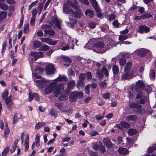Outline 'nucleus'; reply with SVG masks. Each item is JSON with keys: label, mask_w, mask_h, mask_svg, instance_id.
<instances>
[{"label": "nucleus", "mask_w": 156, "mask_h": 156, "mask_svg": "<svg viewBox=\"0 0 156 156\" xmlns=\"http://www.w3.org/2000/svg\"><path fill=\"white\" fill-rule=\"evenodd\" d=\"M50 80H47L45 79L41 80H37L35 81L36 85L41 89H43L44 87V92L46 94H51L56 88L58 82L56 80H54L52 82H50L45 86V84L50 82Z\"/></svg>", "instance_id": "1"}, {"label": "nucleus", "mask_w": 156, "mask_h": 156, "mask_svg": "<svg viewBox=\"0 0 156 156\" xmlns=\"http://www.w3.org/2000/svg\"><path fill=\"white\" fill-rule=\"evenodd\" d=\"M84 48L92 49L94 51L99 53H102L106 50L104 44L102 42L98 41V39L95 38L90 40Z\"/></svg>", "instance_id": "2"}, {"label": "nucleus", "mask_w": 156, "mask_h": 156, "mask_svg": "<svg viewBox=\"0 0 156 156\" xmlns=\"http://www.w3.org/2000/svg\"><path fill=\"white\" fill-rule=\"evenodd\" d=\"M63 11L65 13L69 14L71 16L75 18H80L83 14L80 9H78L76 12L75 11L71 8H70L69 6L66 4H63Z\"/></svg>", "instance_id": "3"}, {"label": "nucleus", "mask_w": 156, "mask_h": 156, "mask_svg": "<svg viewBox=\"0 0 156 156\" xmlns=\"http://www.w3.org/2000/svg\"><path fill=\"white\" fill-rule=\"evenodd\" d=\"M131 66L132 64L130 62H128L126 64L124 69V73L122 77V80L131 79L134 76L133 72L131 70Z\"/></svg>", "instance_id": "4"}, {"label": "nucleus", "mask_w": 156, "mask_h": 156, "mask_svg": "<svg viewBox=\"0 0 156 156\" xmlns=\"http://www.w3.org/2000/svg\"><path fill=\"white\" fill-rule=\"evenodd\" d=\"M68 41L69 42L67 45L65 47H62L61 48V50L65 51L68 50L71 48L73 49H74V44L77 42V40L71 37L69 39Z\"/></svg>", "instance_id": "5"}, {"label": "nucleus", "mask_w": 156, "mask_h": 156, "mask_svg": "<svg viewBox=\"0 0 156 156\" xmlns=\"http://www.w3.org/2000/svg\"><path fill=\"white\" fill-rule=\"evenodd\" d=\"M44 56L43 53L42 52L32 51L30 53L29 58L32 60L36 61L39 58H42Z\"/></svg>", "instance_id": "6"}, {"label": "nucleus", "mask_w": 156, "mask_h": 156, "mask_svg": "<svg viewBox=\"0 0 156 156\" xmlns=\"http://www.w3.org/2000/svg\"><path fill=\"white\" fill-rule=\"evenodd\" d=\"M83 93L82 92L75 91L72 93L70 95V100L73 101L77 99H80L83 97Z\"/></svg>", "instance_id": "7"}, {"label": "nucleus", "mask_w": 156, "mask_h": 156, "mask_svg": "<svg viewBox=\"0 0 156 156\" xmlns=\"http://www.w3.org/2000/svg\"><path fill=\"white\" fill-rule=\"evenodd\" d=\"M144 87V83L141 80H138L136 83L133 90L136 91H142Z\"/></svg>", "instance_id": "8"}, {"label": "nucleus", "mask_w": 156, "mask_h": 156, "mask_svg": "<svg viewBox=\"0 0 156 156\" xmlns=\"http://www.w3.org/2000/svg\"><path fill=\"white\" fill-rule=\"evenodd\" d=\"M136 92H138L136 96V99H140L138 101V103L140 104H144L147 100L146 97L143 95L142 91Z\"/></svg>", "instance_id": "9"}, {"label": "nucleus", "mask_w": 156, "mask_h": 156, "mask_svg": "<svg viewBox=\"0 0 156 156\" xmlns=\"http://www.w3.org/2000/svg\"><path fill=\"white\" fill-rule=\"evenodd\" d=\"M92 5L97 12V16L100 17L102 16V14L101 13L99 8L98 6V4L95 0H90Z\"/></svg>", "instance_id": "10"}, {"label": "nucleus", "mask_w": 156, "mask_h": 156, "mask_svg": "<svg viewBox=\"0 0 156 156\" xmlns=\"http://www.w3.org/2000/svg\"><path fill=\"white\" fill-rule=\"evenodd\" d=\"M45 71L47 74H53L55 72V69L52 64H49L46 66Z\"/></svg>", "instance_id": "11"}, {"label": "nucleus", "mask_w": 156, "mask_h": 156, "mask_svg": "<svg viewBox=\"0 0 156 156\" xmlns=\"http://www.w3.org/2000/svg\"><path fill=\"white\" fill-rule=\"evenodd\" d=\"M64 86L63 85H56V88L54 90V94L56 97H58L61 92V90L64 88Z\"/></svg>", "instance_id": "12"}, {"label": "nucleus", "mask_w": 156, "mask_h": 156, "mask_svg": "<svg viewBox=\"0 0 156 156\" xmlns=\"http://www.w3.org/2000/svg\"><path fill=\"white\" fill-rule=\"evenodd\" d=\"M4 100L5 103L6 105L8 108L9 109H11L14 104L13 101L11 99V96H9Z\"/></svg>", "instance_id": "13"}, {"label": "nucleus", "mask_w": 156, "mask_h": 156, "mask_svg": "<svg viewBox=\"0 0 156 156\" xmlns=\"http://www.w3.org/2000/svg\"><path fill=\"white\" fill-rule=\"evenodd\" d=\"M41 40L43 42H45L51 45H55L57 43L58 41H53L52 39L48 38H41Z\"/></svg>", "instance_id": "14"}, {"label": "nucleus", "mask_w": 156, "mask_h": 156, "mask_svg": "<svg viewBox=\"0 0 156 156\" xmlns=\"http://www.w3.org/2000/svg\"><path fill=\"white\" fill-rule=\"evenodd\" d=\"M138 104L139 103H138V101L137 103L134 102H131L129 104V106L130 108H136L138 112H141L142 110L141 106Z\"/></svg>", "instance_id": "15"}, {"label": "nucleus", "mask_w": 156, "mask_h": 156, "mask_svg": "<svg viewBox=\"0 0 156 156\" xmlns=\"http://www.w3.org/2000/svg\"><path fill=\"white\" fill-rule=\"evenodd\" d=\"M101 72L102 73L100 70H98L97 73V74L98 75V78L100 80H101L103 78L102 73L105 74L106 76H107V71L105 67H104L102 68Z\"/></svg>", "instance_id": "16"}, {"label": "nucleus", "mask_w": 156, "mask_h": 156, "mask_svg": "<svg viewBox=\"0 0 156 156\" xmlns=\"http://www.w3.org/2000/svg\"><path fill=\"white\" fill-rule=\"evenodd\" d=\"M130 126L129 123L127 122L123 121L121 122L120 124L117 125V127L120 129L122 128H128Z\"/></svg>", "instance_id": "17"}, {"label": "nucleus", "mask_w": 156, "mask_h": 156, "mask_svg": "<svg viewBox=\"0 0 156 156\" xmlns=\"http://www.w3.org/2000/svg\"><path fill=\"white\" fill-rule=\"evenodd\" d=\"M51 20L52 22L55 24L56 27L59 29H61L60 23L61 21H59L58 19L55 17H52L51 18Z\"/></svg>", "instance_id": "18"}, {"label": "nucleus", "mask_w": 156, "mask_h": 156, "mask_svg": "<svg viewBox=\"0 0 156 156\" xmlns=\"http://www.w3.org/2000/svg\"><path fill=\"white\" fill-rule=\"evenodd\" d=\"M138 54L139 56H143L145 55L147 53L149 54L151 53L150 51L147 50L142 49L141 50H140L137 51Z\"/></svg>", "instance_id": "19"}, {"label": "nucleus", "mask_w": 156, "mask_h": 156, "mask_svg": "<svg viewBox=\"0 0 156 156\" xmlns=\"http://www.w3.org/2000/svg\"><path fill=\"white\" fill-rule=\"evenodd\" d=\"M69 5L70 6L73 7L75 10H78V9H80L79 7L77 5H74L71 0H68L66 2L64 3Z\"/></svg>", "instance_id": "20"}, {"label": "nucleus", "mask_w": 156, "mask_h": 156, "mask_svg": "<svg viewBox=\"0 0 156 156\" xmlns=\"http://www.w3.org/2000/svg\"><path fill=\"white\" fill-rule=\"evenodd\" d=\"M150 28L147 27L144 25L140 26L139 28V32L142 33L144 32L146 33H147L150 31Z\"/></svg>", "instance_id": "21"}, {"label": "nucleus", "mask_w": 156, "mask_h": 156, "mask_svg": "<svg viewBox=\"0 0 156 156\" xmlns=\"http://www.w3.org/2000/svg\"><path fill=\"white\" fill-rule=\"evenodd\" d=\"M29 136L28 135H27L25 136L24 146L25 147L24 151H26L29 149Z\"/></svg>", "instance_id": "22"}, {"label": "nucleus", "mask_w": 156, "mask_h": 156, "mask_svg": "<svg viewBox=\"0 0 156 156\" xmlns=\"http://www.w3.org/2000/svg\"><path fill=\"white\" fill-rule=\"evenodd\" d=\"M137 119V117L136 115H130L126 117V120L129 122H135Z\"/></svg>", "instance_id": "23"}, {"label": "nucleus", "mask_w": 156, "mask_h": 156, "mask_svg": "<svg viewBox=\"0 0 156 156\" xmlns=\"http://www.w3.org/2000/svg\"><path fill=\"white\" fill-rule=\"evenodd\" d=\"M118 152L122 155H125L129 153L128 151L126 148L120 147L118 150Z\"/></svg>", "instance_id": "24"}, {"label": "nucleus", "mask_w": 156, "mask_h": 156, "mask_svg": "<svg viewBox=\"0 0 156 156\" xmlns=\"http://www.w3.org/2000/svg\"><path fill=\"white\" fill-rule=\"evenodd\" d=\"M85 15L90 18H92L94 16V12L93 11L89 9H87L85 11Z\"/></svg>", "instance_id": "25"}, {"label": "nucleus", "mask_w": 156, "mask_h": 156, "mask_svg": "<svg viewBox=\"0 0 156 156\" xmlns=\"http://www.w3.org/2000/svg\"><path fill=\"white\" fill-rule=\"evenodd\" d=\"M41 45V42L39 41H36L33 42V48L35 49L40 47Z\"/></svg>", "instance_id": "26"}, {"label": "nucleus", "mask_w": 156, "mask_h": 156, "mask_svg": "<svg viewBox=\"0 0 156 156\" xmlns=\"http://www.w3.org/2000/svg\"><path fill=\"white\" fill-rule=\"evenodd\" d=\"M49 115L51 116L56 117L58 115L57 112L55 109L52 108L50 111Z\"/></svg>", "instance_id": "27"}, {"label": "nucleus", "mask_w": 156, "mask_h": 156, "mask_svg": "<svg viewBox=\"0 0 156 156\" xmlns=\"http://www.w3.org/2000/svg\"><path fill=\"white\" fill-rule=\"evenodd\" d=\"M46 123L44 122H39L36 123L35 128V129H38L40 128L45 126Z\"/></svg>", "instance_id": "28"}, {"label": "nucleus", "mask_w": 156, "mask_h": 156, "mask_svg": "<svg viewBox=\"0 0 156 156\" xmlns=\"http://www.w3.org/2000/svg\"><path fill=\"white\" fill-rule=\"evenodd\" d=\"M75 84V81L74 80H72L68 83V88L69 89H73Z\"/></svg>", "instance_id": "29"}, {"label": "nucleus", "mask_w": 156, "mask_h": 156, "mask_svg": "<svg viewBox=\"0 0 156 156\" xmlns=\"http://www.w3.org/2000/svg\"><path fill=\"white\" fill-rule=\"evenodd\" d=\"M9 93L7 90L5 89L2 94V99L5 100L8 97Z\"/></svg>", "instance_id": "30"}, {"label": "nucleus", "mask_w": 156, "mask_h": 156, "mask_svg": "<svg viewBox=\"0 0 156 156\" xmlns=\"http://www.w3.org/2000/svg\"><path fill=\"white\" fill-rule=\"evenodd\" d=\"M119 68L117 66L114 65L112 67V71L114 74H118L119 73Z\"/></svg>", "instance_id": "31"}, {"label": "nucleus", "mask_w": 156, "mask_h": 156, "mask_svg": "<svg viewBox=\"0 0 156 156\" xmlns=\"http://www.w3.org/2000/svg\"><path fill=\"white\" fill-rule=\"evenodd\" d=\"M62 58L63 61L67 62V66H68L69 64L71 62V60L68 57L63 56L62 57Z\"/></svg>", "instance_id": "32"}, {"label": "nucleus", "mask_w": 156, "mask_h": 156, "mask_svg": "<svg viewBox=\"0 0 156 156\" xmlns=\"http://www.w3.org/2000/svg\"><path fill=\"white\" fill-rule=\"evenodd\" d=\"M5 128L4 129V136H5L6 135H8L9 133L10 130L8 127L7 123H5Z\"/></svg>", "instance_id": "33"}, {"label": "nucleus", "mask_w": 156, "mask_h": 156, "mask_svg": "<svg viewBox=\"0 0 156 156\" xmlns=\"http://www.w3.org/2000/svg\"><path fill=\"white\" fill-rule=\"evenodd\" d=\"M55 80H56L57 82V81H66L67 80V77L64 76H59L57 79Z\"/></svg>", "instance_id": "34"}, {"label": "nucleus", "mask_w": 156, "mask_h": 156, "mask_svg": "<svg viewBox=\"0 0 156 156\" xmlns=\"http://www.w3.org/2000/svg\"><path fill=\"white\" fill-rule=\"evenodd\" d=\"M44 0V2L43 3L40 2L39 3V6L38 8V11L39 14L41 13V11L43 8L44 3L45 0Z\"/></svg>", "instance_id": "35"}, {"label": "nucleus", "mask_w": 156, "mask_h": 156, "mask_svg": "<svg viewBox=\"0 0 156 156\" xmlns=\"http://www.w3.org/2000/svg\"><path fill=\"white\" fill-rule=\"evenodd\" d=\"M136 133V131L135 129H130L128 131V134L130 136H133Z\"/></svg>", "instance_id": "36"}, {"label": "nucleus", "mask_w": 156, "mask_h": 156, "mask_svg": "<svg viewBox=\"0 0 156 156\" xmlns=\"http://www.w3.org/2000/svg\"><path fill=\"white\" fill-rule=\"evenodd\" d=\"M120 54L122 57L126 58H129L130 57L131 54L128 52H124L120 53Z\"/></svg>", "instance_id": "37"}, {"label": "nucleus", "mask_w": 156, "mask_h": 156, "mask_svg": "<svg viewBox=\"0 0 156 156\" xmlns=\"http://www.w3.org/2000/svg\"><path fill=\"white\" fill-rule=\"evenodd\" d=\"M40 146V143L35 141L32 144V148L33 150H36L37 148L39 147Z\"/></svg>", "instance_id": "38"}, {"label": "nucleus", "mask_w": 156, "mask_h": 156, "mask_svg": "<svg viewBox=\"0 0 156 156\" xmlns=\"http://www.w3.org/2000/svg\"><path fill=\"white\" fill-rule=\"evenodd\" d=\"M44 32L46 34H48L50 35H53L55 34L54 31L52 30L46 29L44 30Z\"/></svg>", "instance_id": "39"}, {"label": "nucleus", "mask_w": 156, "mask_h": 156, "mask_svg": "<svg viewBox=\"0 0 156 156\" xmlns=\"http://www.w3.org/2000/svg\"><path fill=\"white\" fill-rule=\"evenodd\" d=\"M55 105L56 106L59 110L61 111L62 109H63L64 107L62 106V104L61 102H57L55 103Z\"/></svg>", "instance_id": "40"}, {"label": "nucleus", "mask_w": 156, "mask_h": 156, "mask_svg": "<svg viewBox=\"0 0 156 156\" xmlns=\"http://www.w3.org/2000/svg\"><path fill=\"white\" fill-rule=\"evenodd\" d=\"M128 38V36L127 35H121L119 36V39L120 41H122Z\"/></svg>", "instance_id": "41"}, {"label": "nucleus", "mask_w": 156, "mask_h": 156, "mask_svg": "<svg viewBox=\"0 0 156 156\" xmlns=\"http://www.w3.org/2000/svg\"><path fill=\"white\" fill-rule=\"evenodd\" d=\"M29 31V24L26 23L24 26L23 32L24 33H27Z\"/></svg>", "instance_id": "42"}, {"label": "nucleus", "mask_w": 156, "mask_h": 156, "mask_svg": "<svg viewBox=\"0 0 156 156\" xmlns=\"http://www.w3.org/2000/svg\"><path fill=\"white\" fill-rule=\"evenodd\" d=\"M126 63V59L124 58H122L119 59V63L120 66H123Z\"/></svg>", "instance_id": "43"}, {"label": "nucleus", "mask_w": 156, "mask_h": 156, "mask_svg": "<svg viewBox=\"0 0 156 156\" xmlns=\"http://www.w3.org/2000/svg\"><path fill=\"white\" fill-rule=\"evenodd\" d=\"M8 6L7 5L3 3H0V8L2 9L5 10L8 9Z\"/></svg>", "instance_id": "44"}, {"label": "nucleus", "mask_w": 156, "mask_h": 156, "mask_svg": "<svg viewBox=\"0 0 156 156\" xmlns=\"http://www.w3.org/2000/svg\"><path fill=\"white\" fill-rule=\"evenodd\" d=\"M6 16V13L5 12H2L0 13V22L4 19Z\"/></svg>", "instance_id": "45"}, {"label": "nucleus", "mask_w": 156, "mask_h": 156, "mask_svg": "<svg viewBox=\"0 0 156 156\" xmlns=\"http://www.w3.org/2000/svg\"><path fill=\"white\" fill-rule=\"evenodd\" d=\"M155 150H156V146L154 145L149 147L147 151L149 153H151Z\"/></svg>", "instance_id": "46"}, {"label": "nucleus", "mask_w": 156, "mask_h": 156, "mask_svg": "<svg viewBox=\"0 0 156 156\" xmlns=\"http://www.w3.org/2000/svg\"><path fill=\"white\" fill-rule=\"evenodd\" d=\"M155 72L154 70H151L150 73V77L152 80H154L155 78Z\"/></svg>", "instance_id": "47"}, {"label": "nucleus", "mask_w": 156, "mask_h": 156, "mask_svg": "<svg viewBox=\"0 0 156 156\" xmlns=\"http://www.w3.org/2000/svg\"><path fill=\"white\" fill-rule=\"evenodd\" d=\"M101 144V143L100 142H99L98 144H95L93 147V148L95 150H97L98 149H99Z\"/></svg>", "instance_id": "48"}, {"label": "nucleus", "mask_w": 156, "mask_h": 156, "mask_svg": "<svg viewBox=\"0 0 156 156\" xmlns=\"http://www.w3.org/2000/svg\"><path fill=\"white\" fill-rule=\"evenodd\" d=\"M61 111L66 113H71L72 112V110L71 109L69 108L66 109L65 107L63 109H61Z\"/></svg>", "instance_id": "49"}, {"label": "nucleus", "mask_w": 156, "mask_h": 156, "mask_svg": "<svg viewBox=\"0 0 156 156\" xmlns=\"http://www.w3.org/2000/svg\"><path fill=\"white\" fill-rule=\"evenodd\" d=\"M18 142V140H16L15 141L13 145L12 146V147L13 148L11 150L13 152L15 151V148L16 147Z\"/></svg>", "instance_id": "50"}, {"label": "nucleus", "mask_w": 156, "mask_h": 156, "mask_svg": "<svg viewBox=\"0 0 156 156\" xmlns=\"http://www.w3.org/2000/svg\"><path fill=\"white\" fill-rule=\"evenodd\" d=\"M36 17L34 16H32L30 21L31 25L32 26H34L35 24V20Z\"/></svg>", "instance_id": "51"}, {"label": "nucleus", "mask_w": 156, "mask_h": 156, "mask_svg": "<svg viewBox=\"0 0 156 156\" xmlns=\"http://www.w3.org/2000/svg\"><path fill=\"white\" fill-rule=\"evenodd\" d=\"M6 47V43L4 42L2 45V53L5 52Z\"/></svg>", "instance_id": "52"}, {"label": "nucleus", "mask_w": 156, "mask_h": 156, "mask_svg": "<svg viewBox=\"0 0 156 156\" xmlns=\"http://www.w3.org/2000/svg\"><path fill=\"white\" fill-rule=\"evenodd\" d=\"M59 100L60 101L66 100L67 99V95H61L60 97L59 98Z\"/></svg>", "instance_id": "53"}, {"label": "nucleus", "mask_w": 156, "mask_h": 156, "mask_svg": "<svg viewBox=\"0 0 156 156\" xmlns=\"http://www.w3.org/2000/svg\"><path fill=\"white\" fill-rule=\"evenodd\" d=\"M9 151V148L8 147H6L4 150L3 151L2 153V156H5L6 154Z\"/></svg>", "instance_id": "54"}, {"label": "nucleus", "mask_w": 156, "mask_h": 156, "mask_svg": "<svg viewBox=\"0 0 156 156\" xmlns=\"http://www.w3.org/2000/svg\"><path fill=\"white\" fill-rule=\"evenodd\" d=\"M90 87V85L89 84H87L86 87L85 88V93L86 94H90V91L89 90V87Z\"/></svg>", "instance_id": "55"}, {"label": "nucleus", "mask_w": 156, "mask_h": 156, "mask_svg": "<svg viewBox=\"0 0 156 156\" xmlns=\"http://www.w3.org/2000/svg\"><path fill=\"white\" fill-rule=\"evenodd\" d=\"M49 49L48 46L46 45H44V46L41 47L40 48V50L42 51H46Z\"/></svg>", "instance_id": "56"}, {"label": "nucleus", "mask_w": 156, "mask_h": 156, "mask_svg": "<svg viewBox=\"0 0 156 156\" xmlns=\"http://www.w3.org/2000/svg\"><path fill=\"white\" fill-rule=\"evenodd\" d=\"M18 117L17 116V115L16 114L14 115L13 119L12 122L13 124H16V122L18 121Z\"/></svg>", "instance_id": "57"}, {"label": "nucleus", "mask_w": 156, "mask_h": 156, "mask_svg": "<svg viewBox=\"0 0 156 156\" xmlns=\"http://www.w3.org/2000/svg\"><path fill=\"white\" fill-rule=\"evenodd\" d=\"M96 24L95 23L91 22L89 23V27L91 28H94L96 26Z\"/></svg>", "instance_id": "58"}, {"label": "nucleus", "mask_w": 156, "mask_h": 156, "mask_svg": "<svg viewBox=\"0 0 156 156\" xmlns=\"http://www.w3.org/2000/svg\"><path fill=\"white\" fill-rule=\"evenodd\" d=\"M34 99L37 101H39L40 100V98L37 94V93H34Z\"/></svg>", "instance_id": "59"}, {"label": "nucleus", "mask_w": 156, "mask_h": 156, "mask_svg": "<svg viewBox=\"0 0 156 156\" xmlns=\"http://www.w3.org/2000/svg\"><path fill=\"white\" fill-rule=\"evenodd\" d=\"M100 85L101 87L104 88L106 87L107 85V83L105 81H103L101 82L100 83Z\"/></svg>", "instance_id": "60"}, {"label": "nucleus", "mask_w": 156, "mask_h": 156, "mask_svg": "<svg viewBox=\"0 0 156 156\" xmlns=\"http://www.w3.org/2000/svg\"><path fill=\"white\" fill-rule=\"evenodd\" d=\"M38 3L37 1H36L35 2H33L29 6V9H30L31 8L33 7V6L36 5Z\"/></svg>", "instance_id": "61"}, {"label": "nucleus", "mask_w": 156, "mask_h": 156, "mask_svg": "<svg viewBox=\"0 0 156 156\" xmlns=\"http://www.w3.org/2000/svg\"><path fill=\"white\" fill-rule=\"evenodd\" d=\"M40 136L39 134H37L36 135L35 138V142L40 143Z\"/></svg>", "instance_id": "62"}, {"label": "nucleus", "mask_w": 156, "mask_h": 156, "mask_svg": "<svg viewBox=\"0 0 156 156\" xmlns=\"http://www.w3.org/2000/svg\"><path fill=\"white\" fill-rule=\"evenodd\" d=\"M87 78L88 79H91L92 77L91 73L90 72H87L86 73Z\"/></svg>", "instance_id": "63"}, {"label": "nucleus", "mask_w": 156, "mask_h": 156, "mask_svg": "<svg viewBox=\"0 0 156 156\" xmlns=\"http://www.w3.org/2000/svg\"><path fill=\"white\" fill-rule=\"evenodd\" d=\"M142 16L143 19L148 18L151 16L149 13L146 14Z\"/></svg>", "instance_id": "64"}]
</instances>
